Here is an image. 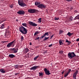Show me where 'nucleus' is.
Instances as JSON below:
<instances>
[{
  "instance_id": "nucleus-26",
  "label": "nucleus",
  "mask_w": 79,
  "mask_h": 79,
  "mask_svg": "<svg viewBox=\"0 0 79 79\" xmlns=\"http://www.w3.org/2000/svg\"><path fill=\"white\" fill-rule=\"evenodd\" d=\"M13 4H11L10 5V8H13Z\"/></svg>"
},
{
  "instance_id": "nucleus-49",
  "label": "nucleus",
  "mask_w": 79,
  "mask_h": 79,
  "mask_svg": "<svg viewBox=\"0 0 79 79\" xmlns=\"http://www.w3.org/2000/svg\"><path fill=\"white\" fill-rule=\"evenodd\" d=\"M64 71H63L62 73V74H63V73H64Z\"/></svg>"
},
{
  "instance_id": "nucleus-13",
  "label": "nucleus",
  "mask_w": 79,
  "mask_h": 79,
  "mask_svg": "<svg viewBox=\"0 0 79 79\" xmlns=\"http://www.w3.org/2000/svg\"><path fill=\"white\" fill-rule=\"evenodd\" d=\"M79 73V71L77 70H76V72L73 74V76H77V74H78Z\"/></svg>"
},
{
  "instance_id": "nucleus-8",
  "label": "nucleus",
  "mask_w": 79,
  "mask_h": 79,
  "mask_svg": "<svg viewBox=\"0 0 79 79\" xmlns=\"http://www.w3.org/2000/svg\"><path fill=\"white\" fill-rule=\"evenodd\" d=\"M17 14L18 15H25V11L23 10H19L17 12Z\"/></svg>"
},
{
  "instance_id": "nucleus-42",
  "label": "nucleus",
  "mask_w": 79,
  "mask_h": 79,
  "mask_svg": "<svg viewBox=\"0 0 79 79\" xmlns=\"http://www.w3.org/2000/svg\"><path fill=\"white\" fill-rule=\"evenodd\" d=\"M52 45H53V44H52L49 45L48 46V47H52Z\"/></svg>"
},
{
  "instance_id": "nucleus-39",
  "label": "nucleus",
  "mask_w": 79,
  "mask_h": 79,
  "mask_svg": "<svg viewBox=\"0 0 79 79\" xmlns=\"http://www.w3.org/2000/svg\"><path fill=\"white\" fill-rule=\"evenodd\" d=\"M74 13H77V11L76 10H75L74 11Z\"/></svg>"
},
{
  "instance_id": "nucleus-5",
  "label": "nucleus",
  "mask_w": 79,
  "mask_h": 79,
  "mask_svg": "<svg viewBox=\"0 0 79 79\" xmlns=\"http://www.w3.org/2000/svg\"><path fill=\"white\" fill-rule=\"evenodd\" d=\"M76 56V55L74 52H69L68 54V57L70 59H72L73 58Z\"/></svg>"
},
{
  "instance_id": "nucleus-38",
  "label": "nucleus",
  "mask_w": 79,
  "mask_h": 79,
  "mask_svg": "<svg viewBox=\"0 0 79 79\" xmlns=\"http://www.w3.org/2000/svg\"><path fill=\"white\" fill-rule=\"evenodd\" d=\"M7 42L6 41H3L1 42V43H2V44H5V43H6V42Z\"/></svg>"
},
{
  "instance_id": "nucleus-48",
  "label": "nucleus",
  "mask_w": 79,
  "mask_h": 79,
  "mask_svg": "<svg viewBox=\"0 0 79 79\" xmlns=\"http://www.w3.org/2000/svg\"><path fill=\"white\" fill-rule=\"evenodd\" d=\"M29 45H32V43H31V42L30 43Z\"/></svg>"
},
{
  "instance_id": "nucleus-55",
  "label": "nucleus",
  "mask_w": 79,
  "mask_h": 79,
  "mask_svg": "<svg viewBox=\"0 0 79 79\" xmlns=\"http://www.w3.org/2000/svg\"><path fill=\"white\" fill-rule=\"evenodd\" d=\"M39 28H40V27H39Z\"/></svg>"
},
{
  "instance_id": "nucleus-47",
  "label": "nucleus",
  "mask_w": 79,
  "mask_h": 79,
  "mask_svg": "<svg viewBox=\"0 0 79 79\" xmlns=\"http://www.w3.org/2000/svg\"><path fill=\"white\" fill-rule=\"evenodd\" d=\"M17 74H18V73H15V75H16V76L17 75Z\"/></svg>"
},
{
  "instance_id": "nucleus-14",
  "label": "nucleus",
  "mask_w": 79,
  "mask_h": 79,
  "mask_svg": "<svg viewBox=\"0 0 79 79\" xmlns=\"http://www.w3.org/2000/svg\"><path fill=\"white\" fill-rule=\"evenodd\" d=\"M9 57L11 58H13L15 57V55L13 54H10L9 55Z\"/></svg>"
},
{
  "instance_id": "nucleus-28",
  "label": "nucleus",
  "mask_w": 79,
  "mask_h": 79,
  "mask_svg": "<svg viewBox=\"0 0 79 79\" xmlns=\"http://www.w3.org/2000/svg\"><path fill=\"white\" fill-rule=\"evenodd\" d=\"M41 19H42L41 18H40L39 19H38L39 21H38V22H39V23H41L42 20H41Z\"/></svg>"
},
{
  "instance_id": "nucleus-54",
  "label": "nucleus",
  "mask_w": 79,
  "mask_h": 79,
  "mask_svg": "<svg viewBox=\"0 0 79 79\" xmlns=\"http://www.w3.org/2000/svg\"><path fill=\"white\" fill-rule=\"evenodd\" d=\"M16 21H18V20H17Z\"/></svg>"
},
{
  "instance_id": "nucleus-50",
  "label": "nucleus",
  "mask_w": 79,
  "mask_h": 79,
  "mask_svg": "<svg viewBox=\"0 0 79 79\" xmlns=\"http://www.w3.org/2000/svg\"><path fill=\"white\" fill-rule=\"evenodd\" d=\"M78 46L79 47V43H78Z\"/></svg>"
},
{
  "instance_id": "nucleus-7",
  "label": "nucleus",
  "mask_w": 79,
  "mask_h": 79,
  "mask_svg": "<svg viewBox=\"0 0 79 79\" xmlns=\"http://www.w3.org/2000/svg\"><path fill=\"white\" fill-rule=\"evenodd\" d=\"M11 52L12 53H16L18 52V48H13L10 49Z\"/></svg>"
},
{
  "instance_id": "nucleus-11",
  "label": "nucleus",
  "mask_w": 79,
  "mask_h": 79,
  "mask_svg": "<svg viewBox=\"0 0 79 79\" xmlns=\"http://www.w3.org/2000/svg\"><path fill=\"white\" fill-rule=\"evenodd\" d=\"M38 67L39 66H34L31 68L30 69V70H33V71H35V70H36L37 69H38Z\"/></svg>"
},
{
  "instance_id": "nucleus-51",
  "label": "nucleus",
  "mask_w": 79,
  "mask_h": 79,
  "mask_svg": "<svg viewBox=\"0 0 79 79\" xmlns=\"http://www.w3.org/2000/svg\"><path fill=\"white\" fill-rule=\"evenodd\" d=\"M9 77H11V76H9Z\"/></svg>"
},
{
  "instance_id": "nucleus-36",
  "label": "nucleus",
  "mask_w": 79,
  "mask_h": 79,
  "mask_svg": "<svg viewBox=\"0 0 79 79\" xmlns=\"http://www.w3.org/2000/svg\"><path fill=\"white\" fill-rule=\"evenodd\" d=\"M55 35L54 34L52 35V36H51V38H50V39H52V38L53 37V36Z\"/></svg>"
},
{
  "instance_id": "nucleus-16",
  "label": "nucleus",
  "mask_w": 79,
  "mask_h": 79,
  "mask_svg": "<svg viewBox=\"0 0 79 79\" xmlns=\"http://www.w3.org/2000/svg\"><path fill=\"white\" fill-rule=\"evenodd\" d=\"M73 33H71V32H69L67 34V35H68L69 36V37H71V35H73Z\"/></svg>"
},
{
  "instance_id": "nucleus-27",
  "label": "nucleus",
  "mask_w": 79,
  "mask_h": 79,
  "mask_svg": "<svg viewBox=\"0 0 79 79\" xmlns=\"http://www.w3.org/2000/svg\"><path fill=\"white\" fill-rule=\"evenodd\" d=\"M39 31H37L34 34V35H37V34H39Z\"/></svg>"
},
{
  "instance_id": "nucleus-57",
  "label": "nucleus",
  "mask_w": 79,
  "mask_h": 79,
  "mask_svg": "<svg viewBox=\"0 0 79 79\" xmlns=\"http://www.w3.org/2000/svg\"><path fill=\"white\" fill-rule=\"evenodd\" d=\"M39 28H40V27H39Z\"/></svg>"
},
{
  "instance_id": "nucleus-53",
  "label": "nucleus",
  "mask_w": 79,
  "mask_h": 79,
  "mask_svg": "<svg viewBox=\"0 0 79 79\" xmlns=\"http://www.w3.org/2000/svg\"><path fill=\"white\" fill-rule=\"evenodd\" d=\"M16 21H18V20H17Z\"/></svg>"
},
{
  "instance_id": "nucleus-3",
  "label": "nucleus",
  "mask_w": 79,
  "mask_h": 79,
  "mask_svg": "<svg viewBox=\"0 0 79 79\" xmlns=\"http://www.w3.org/2000/svg\"><path fill=\"white\" fill-rule=\"evenodd\" d=\"M16 42V40H15L9 43L7 45V47L8 48H10V47H13L15 46Z\"/></svg>"
},
{
  "instance_id": "nucleus-44",
  "label": "nucleus",
  "mask_w": 79,
  "mask_h": 79,
  "mask_svg": "<svg viewBox=\"0 0 79 79\" xmlns=\"http://www.w3.org/2000/svg\"><path fill=\"white\" fill-rule=\"evenodd\" d=\"M66 2H69V1H72V0H66Z\"/></svg>"
},
{
  "instance_id": "nucleus-18",
  "label": "nucleus",
  "mask_w": 79,
  "mask_h": 79,
  "mask_svg": "<svg viewBox=\"0 0 79 79\" xmlns=\"http://www.w3.org/2000/svg\"><path fill=\"white\" fill-rule=\"evenodd\" d=\"M49 39V37H47L46 36H45L44 39L43 40V41H46L47 40H48Z\"/></svg>"
},
{
  "instance_id": "nucleus-35",
  "label": "nucleus",
  "mask_w": 79,
  "mask_h": 79,
  "mask_svg": "<svg viewBox=\"0 0 79 79\" xmlns=\"http://www.w3.org/2000/svg\"><path fill=\"white\" fill-rule=\"evenodd\" d=\"M71 71V69H69V70L68 71V73H68L69 74L70 73Z\"/></svg>"
},
{
  "instance_id": "nucleus-56",
  "label": "nucleus",
  "mask_w": 79,
  "mask_h": 79,
  "mask_svg": "<svg viewBox=\"0 0 79 79\" xmlns=\"http://www.w3.org/2000/svg\"><path fill=\"white\" fill-rule=\"evenodd\" d=\"M39 28H40V27H39Z\"/></svg>"
},
{
  "instance_id": "nucleus-40",
  "label": "nucleus",
  "mask_w": 79,
  "mask_h": 79,
  "mask_svg": "<svg viewBox=\"0 0 79 79\" xmlns=\"http://www.w3.org/2000/svg\"><path fill=\"white\" fill-rule=\"evenodd\" d=\"M73 78L74 79H76V76H73Z\"/></svg>"
},
{
  "instance_id": "nucleus-4",
  "label": "nucleus",
  "mask_w": 79,
  "mask_h": 79,
  "mask_svg": "<svg viewBox=\"0 0 79 79\" xmlns=\"http://www.w3.org/2000/svg\"><path fill=\"white\" fill-rule=\"evenodd\" d=\"M18 3L19 6L22 7H25V6H27L26 4H25L24 2H23V0H19L18 1Z\"/></svg>"
},
{
  "instance_id": "nucleus-22",
  "label": "nucleus",
  "mask_w": 79,
  "mask_h": 79,
  "mask_svg": "<svg viewBox=\"0 0 79 79\" xmlns=\"http://www.w3.org/2000/svg\"><path fill=\"white\" fill-rule=\"evenodd\" d=\"M75 20L76 19H79V14L74 19Z\"/></svg>"
},
{
  "instance_id": "nucleus-19",
  "label": "nucleus",
  "mask_w": 79,
  "mask_h": 79,
  "mask_svg": "<svg viewBox=\"0 0 79 79\" xmlns=\"http://www.w3.org/2000/svg\"><path fill=\"white\" fill-rule=\"evenodd\" d=\"M39 76H43L44 75V73L42 72L39 73Z\"/></svg>"
},
{
  "instance_id": "nucleus-24",
  "label": "nucleus",
  "mask_w": 79,
  "mask_h": 79,
  "mask_svg": "<svg viewBox=\"0 0 79 79\" xmlns=\"http://www.w3.org/2000/svg\"><path fill=\"white\" fill-rule=\"evenodd\" d=\"M63 51H62V50H60L59 51V53H60V55H62V54H63Z\"/></svg>"
},
{
  "instance_id": "nucleus-43",
  "label": "nucleus",
  "mask_w": 79,
  "mask_h": 79,
  "mask_svg": "<svg viewBox=\"0 0 79 79\" xmlns=\"http://www.w3.org/2000/svg\"><path fill=\"white\" fill-rule=\"evenodd\" d=\"M44 35H43V36H41V37H40V39H42L43 38H44Z\"/></svg>"
},
{
  "instance_id": "nucleus-6",
  "label": "nucleus",
  "mask_w": 79,
  "mask_h": 79,
  "mask_svg": "<svg viewBox=\"0 0 79 79\" xmlns=\"http://www.w3.org/2000/svg\"><path fill=\"white\" fill-rule=\"evenodd\" d=\"M28 12L30 13H38L39 11L37 10L32 9L28 10Z\"/></svg>"
},
{
  "instance_id": "nucleus-20",
  "label": "nucleus",
  "mask_w": 79,
  "mask_h": 79,
  "mask_svg": "<svg viewBox=\"0 0 79 79\" xmlns=\"http://www.w3.org/2000/svg\"><path fill=\"white\" fill-rule=\"evenodd\" d=\"M46 35H47V36H48V35H49V34H48V32H46L43 35L44 37H45Z\"/></svg>"
},
{
  "instance_id": "nucleus-41",
  "label": "nucleus",
  "mask_w": 79,
  "mask_h": 79,
  "mask_svg": "<svg viewBox=\"0 0 79 79\" xmlns=\"http://www.w3.org/2000/svg\"><path fill=\"white\" fill-rule=\"evenodd\" d=\"M66 42H67V43H69V41L68 40L66 39Z\"/></svg>"
},
{
  "instance_id": "nucleus-15",
  "label": "nucleus",
  "mask_w": 79,
  "mask_h": 79,
  "mask_svg": "<svg viewBox=\"0 0 79 79\" xmlns=\"http://www.w3.org/2000/svg\"><path fill=\"white\" fill-rule=\"evenodd\" d=\"M5 27V24H3L0 27V28L1 29H4V28Z\"/></svg>"
},
{
  "instance_id": "nucleus-2",
  "label": "nucleus",
  "mask_w": 79,
  "mask_h": 79,
  "mask_svg": "<svg viewBox=\"0 0 79 79\" xmlns=\"http://www.w3.org/2000/svg\"><path fill=\"white\" fill-rule=\"evenodd\" d=\"M35 5L37 6V7L41 9H42V8H45L46 7L45 5L43 4H40V2H35Z\"/></svg>"
},
{
  "instance_id": "nucleus-10",
  "label": "nucleus",
  "mask_w": 79,
  "mask_h": 79,
  "mask_svg": "<svg viewBox=\"0 0 79 79\" xmlns=\"http://www.w3.org/2000/svg\"><path fill=\"white\" fill-rule=\"evenodd\" d=\"M29 24L31 26H37V24L35 23H33L32 22H28Z\"/></svg>"
},
{
  "instance_id": "nucleus-32",
  "label": "nucleus",
  "mask_w": 79,
  "mask_h": 79,
  "mask_svg": "<svg viewBox=\"0 0 79 79\" xmlns=\"http://www.w3.org/2000/svg\"><path fill=\"white\" fill-rule=\"evenodd\" d=\"M63 30H60L59 31V34H63Z\"/></svg>"
},
{
  "instance_id": "nucleus-46",
  "label": "nucleus",
  "mask_w": 79,
  "mask_h": 79,
  "mask_svg": "<svg viewBox=\"0 0 79 79\" xmlns=\"http://www.w3.org/2000/svg\"><path fill=\"white\" fill-rule=\"evenodd\" d=\"M76 41H77V42H79V38H78V39H77L76 40Z\"/></svg>"
},
{
  "instance_id": "nucleus-34",
  "label": "nucleus",
  "mask_w": 79,
  "mask_h": 79,
  "mask_svg": "<svg viewBox=\"0 0 79 79\" xmlns=\"http://www.w3.org/2000/svg\"><path fill=\"white\" fill-rule=\"evenodd\" d=\"M70 19L71 21H73V17H70Z\"/></svg>"
},
{
  "instance_id": "nucleus-17",
  "label": "nucleus",
  "mask_w": 79,
  "mask_h": 79,
  "mask_svg": "<svg viewBox=\"0 0 79 79\" xmlns=\"http://www.w3.org/2000/svg\"><path fill=\"white\" fill-rule=\"evenodd\" d=\"M59 44L60 45H61L62 44H64L62 42L63 40H59Z\"/></svg>"
},
{
  "instance_id": "nucleus-29",
  "label": "nucleus",
  "mask_w": 79,
  "mask_h": 79,
  "mask_svg": "<svg viewBox=\"0 0 79 79\" xmlns=\"http://www.w3.org/2000/svg\"><path fill=\"white\" fill-rule=\"evenodd\" d=\"M21 41H23V40H24V37H23V36H21Z\"/></svg>"
},
{
  "instance_id": "nucleus-1",
  "label": "nucleus",
  "mask_w": 79,
  "mask_h": 79,
  "mask_svg": "<svg viewBox=\"0 0 79 79\" xmlns=\"http://www.w3.org/2000/svg\"><path fill=\"white\" fill-rule=\"evenodd\" d=\"M19 30L22 34H24V35L26 34L27 33V30L23 26H21L20 27L19 29Z\"/></svg>"
},
{
  "instance_id": "nucleus-9",
  "label": "nucleus",
  "mask_w": 79,
  "mask_h": 79,
  "mask_svg": "<svg viewBox=\"0 0 79 79\" xmlns=\"http://www.w3.org/2000/svg\"><path fill=\"white\" fill-rule=\"evenodd\" d=\"M44 71L45 73V74L46 75H50V74H51V73H50V71L48 70L47 69L45 68L44 69Z\"/></svg>"
},
{
  "instance_id": "nucleus-21",
  "label": "nucleus",
  "mask_w": 79,
  "mask_h": 79,
  "mask_svg": "<svg viewBox=\"0 0 79 79\" xmlns=\"http://www.w3.org/2000/svg\"><path fill=\"white\" fill-rule=\"evenodd\" d=\"M29 49H28V48H26L25 50V53H27L28 52H29Z\"/></svg>"
},
{
  "instance_id": "nucleus-30",
  "label": "nucleus",
  "mask_w": 79,
  "mask_h": 79,
  "mask_svg": "<svg viewBox=\"0 0 79 79\" xmlns=\"http://www.w3.org/2000/svg\"><path fill=\"white\" fill-rule=\"evenodd\" d=\"M22 25L23 26H24L25 27H27V26H26V23H22Z\"/></svg>"
},
{
  "instance_id": "nucleus-33",
  "label": "nucleus",
  "mask_w": 79,
  "mask_h": 79,
  "mask_svg": "<svg viewBox=\"0 0 79 79\" xmlns=\"http://www.w3.org/2000/svg\"><path fill=\"white\" fill-rule=\"evenodd\" d=\"M39 39H40V37H38L36 38V39H35V40H39Z\"/></svg>"
},
{
  "instance_id": "nucleus-52",
  "label": "nucleus",
  "mask_w": 79,
  "mask_h": 79,
  "mask_svg": "<svg viewBox=\"0 0 79 79\" xmlns=\"http://www.w3.org/2000/svg\"><path fill=\"white\" fill-rule=\"evenodd\" d=\"M49 33H51V32H49Z\"/></svg>"
},
{
  "instance_id": "nucleus-25",
  "label": "nucleus",
  "mask_w": 79,
  "mask_h": 79,
  "mask_svg": "<svg viewBox=\"0 0 79 79\" xmlns=\"http://www.w3.org/2000/svg\"><path fill=\"white\" fill-rule=\"evenodd\" d=\"M39 56H38L35 57V58H34V60H35V61H36V60H37V58H38V57H39Z\"/></svg>"
},
{
  "instance_id": "nucleus-45",
  "label": "nucleus",
  "mask_w": 79,
  "mask_h": 79,
  "mask_svg": "<svg viewBox=\"0 0 79 79\" xmlns=\"http://www.w3.org/2000/svg\"><path fill=\"white\" fill-rule=\"evenodd\" d=\"M5 21V20L2 21L0 23V24H1L2 23H3V22H4Z\"/></svg>"
},
{
  "instance_id": "nucleus-12",
  "label": "nucleus",
  "mask_w": 79,
  "mask_h": 79,
  "mask_svg": "<svg viewBox=\"0 0 79 79\" xmlns=\"http://www.w3.org/2000/svg\"><path fill=\"white\" fill-rule=\"evenodd\" d=\"M5 71V69H1L0 70V71L1 73H6V71Z\"/></svg>"
},
{
  "instance_id": "nucleus-31",
  "label": "nucleus",
  "mask_w": 79,
  "mask_h": 79,
  "mask_svg": "<svg viewBox=\"0 0 79 79\" xmlns=\"http://www.w3.org/2000/svg\"><path fill=\"white\" fill-rule=\"evenodd\" d=\"M69 75V73H66L65 74L64 76V77H67V76H68Z\"/></svg>"
},
{
  "instance_id": "nucleus-23",
  "label": "nucleus",
  "mask_w": 79,
  "mask_h": 79,
  "mask_svg": "<svg viewBox=\"0 0 79 79\" xmlns=\"http://www.w3.org/2000/svg\"><path fill=\"white\" fill-rule=\"evenodd\" d=\"M14 67L16 69H18V67H19V65H15L14 66Z\"/></svg>"
},
{
  "instance_id": "nucleus-37",
  "label": "nucleus",
  "mask_w": 79,
  "mask_h": 79,
  "mask_svg": "<svg viewBox=\"0 0 79 79\" xmlns=\"http://www.w3.org/2000/svg\"><path fill=\"white\" fill-rule=\"evenodd\" d=\"M54 19L55 20H59V18H56V17H55Z\"/></svg>"
}]
</instances>
